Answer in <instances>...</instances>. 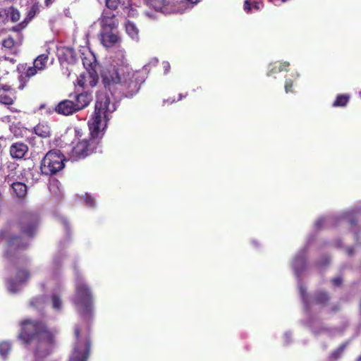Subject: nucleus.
<instances>
[{
	"mask_svg": "<svg viewBox=\"0 0 361 361\" xmlns=\"http://www.w3.org/2000/svg\"><path fill=\"white\" fill-rule=\"evenodd\" d=\"M347 346V343H342L341 345H339L335 350H334L331 355L330 358L332 360H336L338 358L341 357L342 355L345 348Z\"/></svg>",
	"mask_w": 361,
	"mask_h": 361,
	"instance_id": "c756f323",
	"label": "nucleus"
},
{
	"mask_svg": "<svg viewBox=\"0 0 361 361\" xmlns=\"http://www.w3.org/2000/svg\"><path fill=\"white\" fill-rule=\"evenodd\" d=\"M65 228L68 231L69 229V224L67 221L64 220L63 221Z\"/></svg>",
	"mask_w": 361,
	"mask_h": 361,
	"instance_id": "603ef678",
	"label": "nucleus"
},
{
	"mask_svg": "<svg viewBox=\"0 0 361 361\" xmlns=\"http://www.w3.org/2000/svg\"><path fill=\"white\" fill-rule=\"evenodd\" d=\"M16 42L11 37H8L2 41V47L4 49L11 50L15 46Z\"/></svg>",
	"mask_w": 361,
	"mask_h": 361,
	"instance_id": "72a5a7b5",
	"label": "nucleus"
},
{
	"mask_svg": "<svg viewBox=\"0 0 361 361\" xmlns=\"http://www.w3.org/2000/svg\"><path fill=\"white\" fill-rule=\"evenodd\" d=\"M331 300L330 295L328 292L324 290H317L314 293L313 302L316 305L321 306H326Z\"/></svg>",
	"mask_w": 361,
	"mask_h": 361,
	"instance_id": "a211bd4d",
	"label": "nucleus"
},
{
	"mask_svg": "<svg viewBox=\"0 0 361 361\" xmlns=\"http://www.w3.org/2000/svg\"><path fill=\"white\" fill-rule=\"evenodd\" d=\"M44 302V299L42 296L35 297L31 299L30 302V307L37 308L42 305Z\"/></svg>",
	"mask_w": 361,
	"mask_h": 361,
	"instance_id": "4c0bfd02",
	"label": "nucleus"
},
{
	"mask_svg": "<svg viewBox=\"0 0 361 361\" xmlns=\"http://www.w3.org/2000/svg\"><path fill=\"white\" fill-rule=\"evenodd\" d=\"M55 0H45L44 4L47 7H49L51 4L54 2Z\"/></svg>",
	"mask_w": 361,
	"mask_h": 361,
	"instance_id": "09e8293b",
	"label": "nucleus"
},
{
	"mask_svg": "<svg viewBox=\"0 0 361 361\" xmlns=\"http://www.w3.org/2000/svg\"><path fill=\"white\" fill-rule=\"evenodd\" d=\"M271 68L267 71V76H271L276 73H280V68H279L278 65L274 63L271 65Z\"/></svg>",
	"mask_w": 361,
	"mask_h": 361,
	"instance_id": "ea45409f",
	"label": "nucleus"
},
{
	"mask_svg": "<svg viewBox=\"0 0 361 361\" xmlns=\"http://www.w3.org/2000/svg\"><path fill=\"white\" fill-rule=\"evenodd\" d=\"M11 188L13 191L14 195L18 199H23L27 195V188L25 183L21 182H16L12 183Z\"/></svg>",
	"mask_w": 361,
	"mask_h": 361,
	"instance_id": "4be33fe9",
	"label": "nucleus"
},
{
	"mask_svg": "<svg viewBox=\"0 0 361 361\" xmlns=\"http://www.w3.org/2000/svg\"><path fill=\"white\" fill-rule=\"evenodd\" d=\"M6 60H9L11 62H14L15 60L13 59L5 58Z\"/></svg>",
	"mask_w": 361,
	"mask_h": 361,
	"instance_id": "6e6d98bb",
	"label": "nucleus"
},
{
	"mask_svg": "<svg viewBox=\"0 0 361 361\" xmlns=\"http://www.w3.org/2000/svg\"><path fill=\"white\" fill-rule=\"evenodd\" d=\"M73 99L77 109L80 111L87 107L92 101V93L87 90L76 92L73 96Z\"/></svg>",
	"mask_w": 361,
	"mask_h": 361,
	"instance_id": "ddd939ff",
	"label": "nucleus"
},
{
	"mask_svg": "<svg viewBox=\"0 0 361 361\" xmlns=\"http://www.w3.org/2000/svg\"><path fill=\"white\" fill-rule=\"evenodd\" d=\"M106 6L111 10L115 11L118 8L125 10L130 6V0H104Z\"/></svg>",
	"mask_w": 361,
	"mask_h": 361,
	"instance_id": "f3484780",
	"label": "nucleus"
},
{
	"mask_svg": "<svg viewBox=\"0 0 361 361\" xmlns=\"http://www.w3.org/2000/svg\"><path fill=\"white\" fill-rule=\"evenodd\" d=\"M84 200H85V202L87 204V205H88L90 207L94 206V204H95L94 199L92 195H90L89 194H85V195L84 196Z\"/></svg>",
	"mask_w": 361,
	"mask_h": 361,
	"instance_id": "a19ab883",
	"label": "nucleus"
},
{
	"mask_svg": "<svg viewBox=\"0 0 361 361\" xmlns=\"http://www.w3.org/2000/svg\"><path fill=\"white\" fill-rule=\"evenodd\" d=\"M200 2V0H180V4L184 6L185 9L192 8Z\"/></svg>",
	"mask_w": 361,
	"mask_h": 361,
	"instance_id": "c9c22d12",
	"label": "nucleus"
},
{
	"mask_svg": "<svg viewBox=\"0 0 361 361\" xmlns=\"http://www.w3.org/2000/svg\"><path fill=\"white\" fill-rule=\"evenodd\" d=\"M100 30L117 29L118 20L116 15L104 11L99 18Z\"/></svg>",
	"mask_w": 361,
	"mask_h": 361,
	"instance_id": "4468645a",
	"label": "nucleus"
},
{
	"mask_svg": "<svg viewBox=\"0 0 361 361\" xmlns=\"http://www.w3.org/2000/svg\"><path fill=\"white\" fill-rule=\"evenodd\" d=\"M87 73H82L79 75V77L76 80V85L82 88H85L87 87Z\"/></svg>",
	"mask_w": 361,
	"mask_h": 361,
	"instance_id": "473e14b6",
	"label": "nucleus"
},
{
	"mask_svg": "<svg viewBox=\"0 0 361 361\" xmlns=\"http://www.w3.org/2000/svg\"><path fill=\"white\" fill-rule=\"evenodd\" d=\"M87 77V87H95L99 82V76L97 75L96 70H93V71H88Z\"/></svg>",
	"mask_w": 361,
	"mask_h": 361,
	"instance_id": "cd10ccee",
	"label": "nucleus"
},
{
	"mask_svg": "<svg viewBox=\"0 0 361 361\" xmlns=\"http://www.w3.org/2000/svg\"><path fill=\"white\" fill-rule=\"evenodd\" d=\"M74 336L75 342L69 361H87L90 350V328L75 326Z\"/></svg>",
	"mask_w": 361,
	"mask_h": 361,
	"instance_id": "423d86ee",
	"label": "nucleus"
},
{
	"mask_svg": "<svg viewBox=\"0 0 361 361\" xmlns=\"http://www.w3.org/2000/svg\"><path fill=\"white\" fill-rule=\"evenodd\" d=\"M176 101L175 99H173L172 101H171V103L174 102Z\"/></svg>",
	"mask_w": 361,
	"mask_h": 361,
	"instance_id": "bf43d9fd",
	"label": "nucleus"
},
{
	"mask_svg": "<svg viewBox=\"0 0 361 361\" xmlns=\"http://www.w3.org/2000/svg\"><path fill=\"white\" fill-rule=\"evenodd\" d=\"M126 30L128 35L133 39L138 37L139 30L136 25L130 20H128L126 23Z\"/></svg>",
	"mask_w": 361,
	"mask_h": 361,
	"instance_id": "bb28decb",
	"label": "nucleus"
},
{
	"mask_svg": "<svg viewBox=\"0 0 361 361\" xmlns=\"http://www.w3.org/2000/svg\"><path fill=\"white\" fill-rule=\"evenodd\" d=\"M263 7V4L259 1L252 0H245L244 1V10L247 13H251L253 10L259 11Z\"/></svg>",
	"mask_w": 361,
	"mask_h": 361,
	"instance_id": "5701e85b",
	"label": "nucleus"
},
{
	"mask_svg": "<svg viewBox=\"0 0 361 361\" xmlns=\"http://www.w3.org/2000/svg\"><path fill=\"white\" fill-rule=\"evenodd\" d=\"M187 95H188L187 94H184V95H183V94H178V98L177 99V100H176V101H180V100H181L183 97H187Z\"/></svg>",
	"mask_w": 361,
	"mask_h": 361,
	"instance_id": "3c124183",
	"label": "nucleus"
},
{
	"mask_svg": "<svg viewBox=\"0 0 361 361\" xmlns=\"http://www.w3.org/2000/svg\"><path fill=\"white\" fill-rule=\"evenodd\" d=\"M350 224H351L352 225H354V224H356V221H355V219H350Z\"/></svg>",
	"mask_w": 361,
	"mask_h": 361,
	"instance_id": "5fc2aeb1",
	"label": "nucleus"
},
{
	"mask_svg": "<svg viewBox=\"0 0 361 361\" xmlns=\"http://www.w3.org/2000/svg\"><path fill=\"white\" fill-rule=\"evenodd\" d=\"M22 24H23V23L17 25L16 26L13 27L12 30L16 32H18V31L21 30L25 27V25H22Z\"/></svg>",
	"mask_w": 361,
	"mask_h": 361,
	"instance_id": "49530a36",
	"label": "nucleus"
},
{
	"mask_svg": "<svg viewBox=\"0 0 361 361\" xmlns=\"http://www.w3.org/2000/svg\"><path fill=\"white\" fill-rule=\"evenodd\" d=\"M59 59L61 62L73 64L77 61V54L73 48L63 47L60 49Z\"/></svg>",
	"mask_w": 361,
	"mask_h": 361,
	"instance_id": "dca6fc26",
	"label": "nucleus"
},
{
	"mask_svg": "<svg viewBox=\"0 0 361 361\" xmlns=\"http://www.w3.org/2000/svg\"><path fill=\"white\" fill-rule=\"evenodd\" d=\"M293 267L297 276L305 270L306 267V258L304 254L298 255L293 259Z\"/></svg>",
	"mask_w": 361,
	"mask_h": 361,
	"instance_id": "6ab92c4d",
	"label": "nucleus"
},
{
	"mask_svg": "<svg viewBox=\"0 0 361 361\" xmlns=\"http://www.w3.org/2000/svg\"><path fill=\"white\" fill-rule=\"evenodd\" d=\"M347 252L349 255H352L353 254V249L352 247H348L347 249Z\"/></svg>",
	"mask_w": 361,
	"mask_h": 361,
	"instance_id": "864d4df0",
	"label": "nucleus"
},
{
	"mask_svg": "<svg viewBox=\"0 0 361 361\" xmlns=\"http://www.w3.org/2000/svg\"><path fill=\"white\" fill-rule=\"evenodd\" d=\"M331 283L335 286H340L343 283V279L341 276H337L331 279Z\"/></svg>",
	"mask_w": 361,
	"mask_h": 361,
	"instance_id": "37998d69",
	"label": "nucleus"
},
{
	"mask_svg": "<svg viewBox=\"0 0 361 361\" xmlns=\"http://www.w3.org/2000/svg\"><path fill=\"white\" fill-rule=\"evenodd\" d=\"M11 349V344L8 341H2L0 343V355L6 357Z\"/></svg>",
	"mask_w": 361,
	"mask_h": 361,
	"instance_id": "7c9ffc66",
	"label": "nucleus"
},
{
	"mask_svg": "<svg viewBox=\"0 0 361 361\" xmlns=\"http://www.w3.org/2000/svg\"><path fill=\"white\" fill-rule=\"evenodd\" d=\"M52 307L56 310H61L62 307V301L61 298L57 294H53L51 295Z\"/></svg>",
	"mask_w": 361,
	"mask_h": 361,
	"instance_id": "f704fd0d",
	"label": "nucleus"
},
{
	"mask_svg": "<svg viewBox=\"0 0 361 361\" xmlns=\"http://www.w3.org/2000/svg\"><path fill=\"white\" fill-rule=\"evenodd\" d=\"M27 152V145L20 142L13 143L9 149L11 157L16 159H21L24 158Z\"/></svg>",
	"mask_w": 361,
	"mask_h": 361,
	"instance_id": "2eb2a0df",
	"label": "nucleus"
},
{
	"mask_svg": "<svg viewBox=\"0 0 361 361\" xmlns=\"http://www.w3.org/2000/svg\"><path fill=\"white\" fill-rule=\"evenodd\" d=\"M0 239L6 241L5 257L12 266L18 267L19 264L27 263L28 259L21 252L29 245L28 242L24 238L18 235L9 234L6 231H0Z\"/></svg>",
	"mask_w": 361,
	"mask_h": 361,
	"instance_id": "20e7f679",
	"label": "nucleus"
},
{
	"mask_svg": "<svg viewBox=\"0 0 361 361\" xmlns=\"http://www.w3.org/2000/svg\"><path fill=\"white\" fill-rule=\"evenodd\" d=\"M300 293H301L302 298L305 299V298L306 297L307 293H306L305 289L304 288H302V287H300Z\"/></svg>",
	"mask_w": 361,
	"mask_h": 361,
	"instance_id": "8fccbe9b",
	"label": "nucleus"
},
{
	"mask_svg": "<svg viewBox=\"0 0 361 361\" xmlns=\"http://www.w3.org/2000/svg\"><path fill=\"white\" fill-rule=\"evenodd\" d=\"M65 161L64 155L59 150L49 151L41 161L42 173L47 176L56 174L64 168Z\"/></svg>",
	"mask_w": 361,
	"mask_h": 361,
	"instance_id": "6e6552de",
	"label": "nucleus"
},
{
	"mask_svg": "<svg viewBox=\"0 0 361 361\" xmlns=\"http://www.w3.org/2000/svg\"><path fill=\"white\" fill-rule=\"evenodd\" d=\"M73 302L82 314H90L93 310V298L90 287L78 279Z\"/></svg>",
	"mask_w": 361,
	"mask_h": 361,
	"instance_id": "0eeeda50",
	"label": "nucleus"
},
{
	"mask_svg": "<svg viewBox=\"0 0 361 361\" xmlns=\"http://www.w3.org/2000/svg\"><path fill=\"white\" fill-rule=\"evenodd\" d=\"M54 111L58 114L66 116L78 112L74 101L70 99H63L59 102L54 107Z\"/></svg>",
	"mask_w": 361,
	"mask_h": 361,
	"instance_id": "f8f14e48",
	"label": "nucleus"
},
{
	"mask_svg": "<svg viewBox=\"0 0 361 361\" xmlns=\"http://www.w3.org/2000/svg\"><path fill=\"white\" fill-rule=\"evenodd\" d=\"M123 11L125 13L126 12L128 17L135 18L138 15L137 9L132 8L131 5L128 7V8Z\"/></svg>",
	"mask_w": 361,
	"mask_h": 361,
	"instance_id": "58836bf2",
	"label": "nucleus"
},
{
	"mask_svg": "<svg viewBox=\"0 0 361 361\" xmlns=\"http://www.w3.org/2000/svg\"><path fill=\"white\" fill-rule=\"evenodd\" d=\"M357 361H361V355L360 357H358Z\"/></svg>",
	"mask_w": 361,
	"mask_h": 361,
	"instance_id": "13d9d810",
	"label": "nucleus"
},
{
	"mask_svg": "<svg viewBox=\"0 0 361 361\" xmlns=\"http://www.w3.org/2000/svg\"><path fill=\"white\" fill-rule=\"evenodd\" d=\"M38 223L39 216L37 214L31 212H25L19 215L15 226L21 233L32 238L35 235Z\"/></svg>",
	"mask_w": 361,
	"mask_h": 361,
	"instance_id": "9d476101",
	"label": "nucleus"
},
{
	"mask_svg": "<svg viewBox=\"0 0 361 361\" xmlns=\"http://www.w3.org/2000/svg\"><path fill=\"white\" fill-rule=\"evenodd\" d=\"M5 13L10 18L12 22L15 23L20 20V13L19 11L13 6H10L8 9L5 10Z\"/></svg>",
	"mask_w": 361,
	"mask_h": 361,
	"instance_id": "a878e982",
	"label": "nucleus"
},
{
	"mask_svg": "<svg viewBox=\"0 0 361 361\" xmlns=\"http://www.w3.org/2000/svg\"><path fill=\"white\" fill-rule=\"evenodd\" d=\"M16 280L20 283H25L30 278V272L27 269L17 268Z\"/></svg>",
	"mask_w": 361,
	"mask_h": 361,
	"instance_id": "393cba45",
	"label": "nucleus"
},
{
	"mask_svg": "<svg viewBox=\"0 0 361 361\" xmlns=\"http://www.w3.org/2000/svg\"><path fill=\"white\" fill-rule=\"evenodd\" d=\"M82 55L84 56L82 58V64L87 72L95 70L97 63L94 55L91 52H89L87 54H82Z\"/></svg>",
	"mask_w": 361,
	"mask_h": 361,
	"instance_id": "412c9836",
	"label": "nucleus"
},
{
	"mask_svg": "<svg viewBox=\"0 0 361 361\" xmlns=\"http://www.w3.org/2000/svg\"><path fill=\"white\" fill-rule=\"evenodd\" d=\"M324 219H318L316 223H315V227L317 228H321L322 225L324 224Z\"/></svg>",
	"mask_w": 361,
	"mask_h": 361,
	"instance_id": "a18cd8bd",
	"label": "nucleus"
},
{
	"mask_svg": "<svg viewBox=\"0 0 361 361\" xmlns=\"http://www.w3.org/2000/svg\"><path fill=\"white\" fill-rule=\"evenodd\" d=\"M99 35L101 43L106 48L112 47L120 40L116 29L100 30Z\"/></svg>",
	"mask_w": 361,
	"mask_h": 361,
	"instance_id": "9b49d317",
	"label": "nucleus"
},
{
	"mask_svg": "<svg viewBox=\"0 0 361 361\" xmlns=\"http://www.w3.org/2000/svg\"><path fill=\"white\" fill-rule=\"evenodd\" d=\"M35 133L40 137L48 138L51 135L50 126L47 123H39L34 128Z\"/></svg>",
	"mask_w": 361,
	"mask_h": 361,
	"instance_id": "aec40b11",
	"label": "nucleus"
},
{
	"mask_svg": "<svg viewBox=\"0 0 361 361\" xmlns=\"http://www.w3.org/2000/svg\"><path fill=\"white\" fill-rule=\"evenodd\" d=\"M19 326L18 338L25 345H33V353L37 360L51 354L55 344V335L46 322L25 319L19 322Z\"/></svg>",
	"mask_w": 361,
	"mask_h": 361,
	"instance_id": "f03ea898",
	"label": "nucleus"
},
{
	"mask_svg": "<svg viewBox=\"0 0 361 361\" xmlns=\"http://www.w3.org/2000/svg\"><path fill=\"white\" fill-rule=\"evenodd\" d=\"M115 110V104L111 103L109 96L103 93L97 95L94 112L88 121L90 136L101 140L103 135L102 132L109 120V114Z\"/></svg>",
	"mask_w": 361,
	"mask_h": 361,
	"instance_id": "7ed1b4c3",
	"label": "nucleus"
},
{
	"mask_svg": "<svg viewBox=\"0 0 361 361\" xmlns=\"http://www.w3.org/2000/svg\"><path fill=\"white\" fill-rule=\"evenodd\" d=\"M2 200H3L2 195H1V193L0 192V203H1Z\"/></svg>",
	"mask_w": 361,
	"mask_h": 361,
	"instance_id": "4d7b16f0",
	"label": "nucleus"
},
{
	"mask_svg": "<svg viewBox=\"0 0 361 361\" xmlns=\"http://www.w3.org/2000/svg\"><path fill=\"white\" fill-rule=\"evenodd\" d=\"M339 310H340V306L338 305H333L330 309L331 312H336L339 311Z\"/></svg>",
	"mask_w": 361,
	"mask_h": 361,
	"instance_id": "de8ad7c7",
	"label": "nucleus"
},
{
	"mask_svg": "<svg viewBox=\"0 0 361 361\" xmlns=\"http://www.w3.org/2000/svg\"><path fill=\"white\" fill-rule=\"evenodd\" d=\"M12 90L13 89H12L11 86L8 84H5V85L0 84V90H3L4 92H11Z\"/></svg>",
	"mask_w": 361,
	"mask_h": 361,
	"instance_id": "c03bdc74",
	"label": "nucleus"
},
{
	"mask_svg": "<svg viewBox=\"0 0 361 361\" xmlns=\"http://www.w3.org/2000/svg\"><path fill=\"white\" fill-rule=\"evenodd\" d=\"M289 66H290V63H289V62H287V61L281 63L280 64L278 65L279 68H280L281 72L288 71Z\"/></svg>",
	"mask_w": 361,
	"mask_h": 361,
	"instance_id": "79ce46f5",
	"label": "nucleus"
},
{
	"mask_svg": "<svg viewBox=\"0 0 361 361\" xmlns=\"http://www.w3.org/2000/svg\"><path fill=\"white\" fill-rule=\"evenodd\" d=\"M39 12V2H35L30 7V10L27 12V15L26 19L30 20H32L35 15Z\"/></svg>",
	"mask_w": 361,
	"mask_h": 361,
	"instance_id": "2f4dec72",
	"label": "nucleus"
},
{
	"mask_svg": "<svg viewBox=\"0 0 361 361\" xmlns=\"http://www.w3.org/2000/svg\"><path fill=\"white\" fill-rule=\"evenodd\" d=\"M299 77V74L298 73H295L293 75V79L291 78H286L285 81V91L286 93L293 92V82L294 80H297Z\"/></svg>",
	"mask_w": 361,
	"mask_h": 361,
	"instance_id": "c85d7f7f",
	"label": "nucleus"
},
{
	"mask_svg": "<svg viewBox=\"0 0 361 361\" xmlns=\"http://www.w3.org/2000/svg\"><path fill=\"white\" fill-rule=\"evenodd\" d=\"M14 100L7 94H0V104L10 106L13 104Z\"/></svg>",
	"mask_w": 361,
	"mask_h": 361,
	"instance_id": "e433bc0d",
	"label": "nucleus"
},
{
	"mask_svg": "<svg viewBox=\"0 0 361 361\" xmlns=\"http://www.w3.org/2000/svg\"><path fill=\"white\" fill-rule=\"evenodd\" d=\"M350 95L348 94H338L333 103L334 107H344L350 101Z\"/></svg>",
	"mask_w": 361,
	"mask_h": 361,
	"instance_id": "b1692460",
	"label": "nucleus"
},
{
	"mask_svg": "<svg viewBox=\"0 0 361 361\" xmlns=\"http://www.w3.org/2000/svg\"><path fill=\"white\" fill-rule=\"evenodd\" d=\"M100 140L90 135L79 140L73 147L70 157L73 161L85 159L96 152Z\"/></svg>",
	"mask_w": 361,
	"mask_h": 361,
	"instance_id": "1a4fd4ad",
	"label": "nucleus"
},
{
	"mask_svg": "<svg viewBox=\"0 0 361 361\" xmlns=\"http://www.w3.org/2000/svg\"><path fill=\"white\" fill-rule=\"evenodd\" d=\"M101 78L104 89L118 98L133 97L140 91L144 82L140 73L112 65L102 70Z\"/></svg>",
	"mask_w": 361,
	"mask_h": 361,
	"instance_id": "f257e3e1",
	"label": "nucleus"
},
{
	"mask_svg": "<svg viewBox=\"0 0 361 361\" xmlns=\"http://www.w3.org/2000/svg\"><path fill=\"white\" fill-rule=\"evenodd\" d=\"M49 51L39 54L33 61L32 66L27 63L19 64L17 71L19 73L18 90H23L28 84L30 79L35 76L39 71H44L47 68Z\"/></svg>",
	"mask_w": 361,
	"mask_h": 361,
	"instance_id": "39448f33",
	"label": "nucleus"
}]
</instances>
